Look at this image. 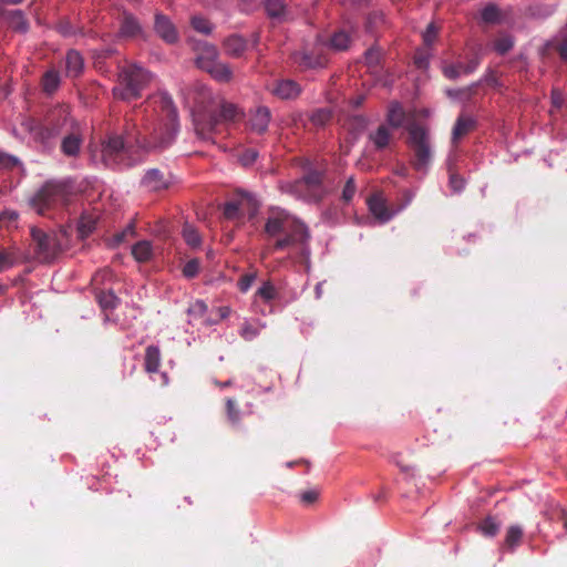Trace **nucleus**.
Returning <instances> with one entry per match:
<instances>
[{"label":"nucleus","instance_id":"49530a36","mask_svg":"<svg viewBox=\"0 0 567 567\" xmlns=\"http://www.w3.org/2000/svg\"><path fill=\"white\" fill-rule=\"evenodd\" d=\"M554 49L564 61H567V27L560 32L559 39L555 41Z\"/></svg>","mask_w":567,"mask_h":567},{"label":"nucleus","instance_id":"1a4fd4ad","mask_svg":"<svg viewBox=\"0 0 567 567\" xmlns=\"http://www.w3.org/2000/svg\"><path fill=\"white\" fill-rule=\"evenodd\" d=\"M258 209L257 200L248 193H238L237 197L224 205V216L227 219H237L245 213L252 217Z\"/></svg>","mask_w":567,"mask_h":567},{"label":"nucleus","instance_id":"774afa93","mask_svg":"<svg viewBox=\"0 0 567 567\" xmlns=\"http://www.w3.org/2000/svg\"><path fill=\"white\" fill-rule=\"evenodd\" d=\"M113 54V50L112 49H106V50H103L100 58H109Z\"/></svg>","mask_w":567,"mask_h":567},{"label":"nucleus","instance_id":"7c9ffc66","mask_svg":"<svg viewBox=\"0 0 567 567\" xmlns=\"http://www.w3.org/2000/svg\"><path fill=\"white\" fill-rule=\"evenodd\" d=\"M218 82H229L233 78V72L228 64L217 61L213 68H209L207 71Z\"/></svg>","mask_w":567,"mask_h":567},{"label":"nucleus","instance_id":"ddd939ff","mask_svg":"<svg viewBox=\"0 0 567 567\" xmlns=\"http://www.w3.org/2000/svg\"><path fill=\"white\" fill-rule=\"evenodd\" d=\"M22 125L32 135L33 140L42 144L48 143L51 138L58 136L56 127L45 123H40L33 118L25 120Z\"/></svg>","mask_w":567,"mask_h":567},{"label":"nucleus","instance_id":"4d7b16f0","mask_svg":"<svg viewBox=\"0 0 567 567\" xmlns=\"http://www.w3.org/2000/svg\"><path fill=\"white\" fill-rule=\"evenodd\" d=\"M437 32V28L434 23H430L427 25L426 30L422 34L423 42L426 47H430L435 41Z\"/></svg>","mask_w":567,"mask_h":567},{"label":"nucleus","instance_id":"412c9836","mask_svg":"<svg viewBox=\"0 0 567 567\" xmlns=\"http://www.w3.org/2000/svg\"><path fill=\"white\" fill-rule=\"evenodd\" d=\"M120 35L123 38H136L143 35L140 21L130 12L124 11L121 19Z\"/></svg>","mask_w":567,"mask_h":567},{"label":"nucleus","instance_id":"a18cd8bd","mask_svg":"<svg viewBox=\"0 0 567 567\" xmlns=\"http://www.w3.org/2000/svg\"><path fill=\"white\" fill-rule=\"evenodd\" d=\"M481 17L486 23H496L499 20V10L496 6L488 4L482 10Z\"/></svg>","mask_w":567,"mask_h":567},{"label":"nucleus","instance_id":"bf43d9fd","mask_svg":"<svg viewBox=\"0 0 567 567\" xmlns=\"http://www.w3.org/2000/svg\"><path fill=\"white\" fill-rule=\"evenodd\" d=\"M134 234V226L128 225L124 230L117 233L114 235V241L116 244L123 243L128 236H133Z\"/></svg>","mask_w":567,"mask_h":567},{"label":"nucleus","instance_id":"e433bc0d","mask_svg":"<svg viewBox=\"0 0 567 567\" xmlns=\"http://www.w3.org/2000/svg\"><path fill=\"white\" fill-rule=\"evenodd\" d=\"M350 37L344 31L336 32L330 39V47L337 51H343L349 48Z\"/></svg>","mask_w":567,"mask_h":567},{"label":"nucleus","instance_id":"de8ad7c7","mask_svg":"<svg viewBox=\"0 0 567 567\" xmlns=\"http://www.w3.org/2000/svg\"><path fill=\"white\" fill-rule=\"evenodd\" d=\"M94 228H95V220L93 218L87 217V216L81 217V219L79 221L78 230L82 237L89 236L93 231Z\"/></svg>","mask_w":567,"mask_h":567},{"label":"nucleus","instance_id":"2eb2a0df","mask_svg":"<svg viewBox=\"0 0 567 567\" xmlns=\"http://www.w3.org/2000/svg\"><path fill=\"white\" fill-rule=\"evenodd\" d=\"M196 51V65L204 71L213 68L218 61V51L215 45L202 42L197 45Z\"/></svg>","mask_w":567,"mask_h":567},{"label":"nucleus","instance_id":"338daca9","mask_svg":"<svg viewBox=\"0 0 567 567\" xmlns=\"http://www.w3.org/2000/svg\"><path fill=\"white\" fill-rule=\"evenodd\" d=\"M110 275H111V274H110V271H109V270H103L102 272L96 274V275L94 276L93 280H94L95 282H97L100 277H102V279H104L106 276H110Z\"/></svg>","mask_w":567,"mask_h":567},{"label":"nucleus","instance_id":"4be33fe9","mask_svg":"<svg viewBox=\"0 0 567 567\" xmlns=\"http://www.w3.org/2000/svg\"><path fill=\"white\" fill-rule=\"evenodd\" d=\"M476 127V120L473 116L461 114L454 124L452 131V142L456 144L458 140L474 131Z\"/></svg>","mask_w":567,"mask_h":567},{"label":"nucleus","instance_id":"423d86ee","mask_svg":"<svg viewBox=\"0 0 567 567\" xmlns=\"http://www.w3.org/2000/svg\"><path fill=\"white\" fill-rule=\"evenodd\" d=\"M151 74L137 64H128L118 73V84L113 89L115 99L122 101L136 100L142 96V91L148 85Z\"/></svg>","mask_w":567,"mask_h":567},{"label":"nucleus","instance_id":"79ce46f5","mask_svg":"<svg viewBox=\"0 0 567 567\" xmlns=\"http://www.w3.org/2000/svg\"><path fill=\"white\" fill-rule=\"evenodd\" d=\"M183 237L190 247H198L200 245L202 239L198 231L189 225L184 226Z\"/></svg>","mask_w":567,"mask_h":567},{"label":"nucleus","instance_id":"69168bd1","mask_svg":"<svg viewBox=\"0 0 567 567\" xmlns=\"http://www.w3.org/2000/svg\"><path fill=\"white\" fill-rule=\"evenodd\" d=\"M257 155L258 154L256 151H252V150L247 151L244 155L245 164L255 162V159L257 158Z\"/></svg>","mask_w":567,"mask_h":567},{"label":"nucleus","instance_id":"aec40b11","mask_svg":"<svg viewBox=\"0 0 567 567\" xmlns=\"http://www.w3.org/2000/svg\"><path fill=\"white\" fill-rule=\"evenodd\" d=\"M301 86L293 80H280L272 89V94L281 100H292L300 95Z\"/></svg>","mask_w":567,"mask_h":567},{"label":"nucleus","instance_id":"4468645a","mask_svg":"<svg viewBox=\"0 0 567 567\" xmlns=\"http://www.w3.org/2000/svg\"><path fill=\"white\" fill-rule=\"evenodd\" d=\"M154 30L156 34L167 44H174L178 41L179 35L176 27L171 19L157 12L154 20Z\"/></svg>","mask_w":567,"mask_h":567},{"label":"nucleus","instance_id":"e2e57ef3","mask_svg":"<svg viewBox=\"0 0 567 567\" xmlns=\"http://www.w3.org/2000/svg\"><path fill=\"white\" fill-rule=\"evenodd\" d=\"M18 219V213L14 210H4L0 214V221H16Z\"/></svg>","mask_w":567,"mask_h":567},{"label":"nucleus","instance_id":"c756f323","mask_svg":"<svg viewBox=\"0 0 567 567\" xmlns=\"http://www.w3.org/2000/svg\"><path fill=\"white\" fill-rule=\"evenodd\" d=\"M524 532L519 525H511L505 535L504 547L508 550H514L520 545Z\"/></svg>","mask_w":567,"mask_h":567},{"label":"nucleus","instance_id":"9d476101","mask_svg":"<svg viewBox=\"0 0 567 567\" xmlns=\"http://www.w3.org/2000/svg\"><path fill=\"white\" fill-rule=\"evenodd\" d=\"M47 122L58 128V135L73 128V124H80L71 117L68 105H58L53 107L47 115Z\"/></svg>","mask_w":567,"mask_h":567},{"label":"nucleus","instance_id":"9b49d317","mask_svg":"<svg viewBox=\"0 0 567 567\" xmlns=\"http://www.w3.org/2000/svg\"><path fill=\"white\" fill-rule=\"evenodd\" d=\"M83 144V132L80 124H73V128L65 132L61 142V152L68 157H76Z\"/></svg>","mask_w":567,"mask_h":567},{"label":"nucleus","instance_id":"39448f33","mask_svg":"<svg viewBox=\"0 0 567 567\" xmlns=\"http://www.w3.org/2000/svg\"><path fill=\"white\" fill-rule=\"evenodd\" d=\"M30 235L34 251V258L44 264L52 262L68 246L66 230L44 231L38 227H31Z\"/></svg>","mask_w":567,"mask_h":567},{"label":"nucleus","instance_id":"2f4dec72","mask_svg":"<svg viewBox=\"0 0 567 567\" xmlns=\"http://www.w3.org/2000/svg\"><path fill=\"white\" fill-rule=\"evenodd\" d=\"M132 255L138 262L148 261L153 256L152 245L147 240H141L132 247Z\"/></svg>","mask_w":567,"mask_h":567},{"label":"nucleus","instance_id":"58836bf2","mask_svg":"<svg viewBox=\"0 0 567 567\" xmlns=\"http://www.w3.org/2000/svg\"><path fill=\"white\" fill-rule=\"evenodd\" d=\"M225 406L228 421L231 424L237 425L240 421V409L237 402L234 399L228 398L225 401Z\"/></svg>","mask_w":567,"mask_h":567},{"label":"nucleus","instance_id":"603ef678","mask_svg":"<svg viewBox=\"0 0 567 567\" xmlns=\"http://www.w3.org/2000/svg\"><path fill=\"white\" fill-rule=\"evenodd\" d=\"M19 164L20 162L16 156L0 152V168L12 169Z\"/></svg>","mask_w":567,"mask_h":567},{"label":"nucleus","instance_id":"72a5a7b5","mask_svg":"<svg viewBox=\"0 0 567 567\" xmlns=\"http://www.w3.org/2000/svg\"><path fill=\"white\" fill-rule=\"evenodd\" d=\"M332 113L328 107H320L311 111L309 121L316 127H322L330 122Z\"/></svg>","mask_w":567,"mask_h":567},{"label":"nucleus","instance_id":"6e6d98bb","mask_svg":"<svg viewBox=\"0 0 567 567\" xmlns=\"http://www.w3.org/2000/svg\"><path fill=\"white\" fill-rule=\"evenodd\" d=\"M257 295L260 296L266 301H270L276 297V289L270 282H265L257 291Z\"/></svg>","mask_w":567,"mask_h":567},{"label":"nucleus","instance_id":"f8f14e48","mask_svg":"<svg viewBox=\"0 0 567 567\" xmlns=\"http://www.w3.org/2000/svg\"><path fill=\"white\" fill-rule=\"evenodd\" d=\"M270 120V110L264 105L257 106L256 109L249 111L247 128L252 133L261 135L266 133Z\"/></svg>","mask_w":567,"mask_h":567},{"label":"nucleus","instance_id":"7ed1b4c3","mask_svg":"<svg viewBox=\"0 0 567 567\" xmlns=\"http://www.w3.org/2000/svg\"><path fill=\"white\" fill-rule=\"evenodd\" d=\"M265 233L269 237L282 236L275 241L271 247L272 251L295 248L297 249L295 256L297 261L303 262L308 260L310 255L309 230L303 223L291 216L288 212L280 208H271L265 224Z\"/></svg>","mask_w":567,"mask_h":567},{"label":"nucleus","instance_id":"a211bd4d","mask_svg":"<svg viewBox=\"0 0 567 567\" xmlns=\"http://www.w3.org/2000/svg\"><path fill=\"white\" fill-rule=\"evenodd\" d=\"M480 64L478 56H473L468 62H458L455 64H447L443 66V74L450 80L457 79L461 74H470L476 70Z\"/></svg>","mask_w":567,"mask_h":567},{"label":"nucleus","instance_id":"a19ab883","mask_svg":"<svg viewBox=\"0 0 567 567\" xmlns=\"http://www.w3.org/2000/svg\"><path fill=\"white\" fill-rule=\"evenodd\" d=\"M478 528L483 535L494 537L499 530V525L495 522L493 517H486L480 524Z\"/></svg>","mask_w":567,"mask_h":567},{"label":"nucleus","instance_id":"c85d7f7f","mask_svg":"<svg viewBox=\"0 0 567 567\" xmlns=\"http://www.w3.org/2000/svg\"><path fill=\"white\" fill-rule=\"evenodd\" d=\"M266 11L271 19H277L279 21H284L288 17L287 3L285 0H267Z\"/></svg>","mask_w":567,"mask_h":567},{"label":"nucleus","instance_id":"a878e982","mask_svg":"<svg viewBox=\"0 0 567 567\" xmlns=\"http://www.w3.org/2000/svg\"><path fill=\"white\" fill-rule=\"evenodd\" d=\"M42 91L48 94L52 95L56 90L59 89L61 84V76L59 71L55 69H49L45 71L41 78L40 81Z\"/></svg>","mask_w":567,"mask_h":567},{"label":"nucleus","instance_id":"ea45409f","mask_svg":"<svg viewBox=\"0 0 567 567\" xmlns=\"http://www.w3.org/2000/svg\"><path fill=\"white\" fill-rule=\"evenodd\" d=\"M19 259L16 250H0V272L11 268Z\"/></svg>","mask_w":567,"mask_h":567},{"label":"nucleus","instance_id":"3c124183","mask_svg":"<svg viewBox=\"0 0 567 567\" xmlns=\"http://www.w3.org/2000/svg\"><path fill=\"white\" fill-rule=\"evenodd\" d=\"M200 268V262L197 258H193L188 260L183 267V275L186 278H194L198 275Z\"/></svg>","mask_w":567,"mask_h":567},{"label":"nucleus","instance_id":"5fc2aeb1","mask_svg":"<svg viewBox=\"0 0 567 567\" xmlns=\"http://www.w3.org/2000/svg\"><path fill=\"white\" fill-rule=\"evenodd\" d=\"M256 276L257 274L256 272H251V274H245L243 275L239 280H238V289L241 291V292H247L249 290V288L251 287L252 282L255 281L256 279Z\"/></svg>","mask_w":567,"mask_h":567},{"label":"nucleus","instance_id":"8fccbe9b","mask_svg":"<svg viewBox=\"0 0 567 567\" xmlns=\"http://www.w3.org/2000/svg\"><path fill=\"white\" fill-rule=\"evenodd\" d=\"M355 192H357L355 182H354V178L351 176L347 179V182L344 184V187L342 189L341 199L344 203H350L352 200V198L354 197Z\"/></svg>","mask_w":567,"mask_h":567},{"label":"nucleus","instance_id":"864d4df0","mask_svg":"<svg viewBox=\"0 0 567 567\" xmlns=\"http://www.w3.org/2000/svg\"><path fill=\"white\" fill-rule=\"evenodd\" d=\"M259 334V328L252 326L251 323L249 322H245L243 326H241V329H240V336L245 339V340H252L254 338H256L257 336Z\"/></svg>","mask_w":567,"mask_h":567},{"label":"nucleus","instance_id":"680f3d73","mask_svg":"<svg viewBox=\"0 0 567 567\" xmlns=\"http://www.w3.org/2000/svg\"><path fill=\"white\" fill-rule=\"evenodd\" d=\"M319 493L315 489L306 491L301 494L300 499L306 504H311L318 499Z\"/></svg>","mask_w":567,"mask_h":567},{"label":"nucleus","instance_id":"f704fd0d","mask_svg":"<svg viewBox=\"0 0 567 567\" xmlns=\"http://www.w3.org/2000/svg\"><path fill=\"white\" fill-rule=\"evenodd\" d=\"M9 25L12 30L24 33L28 31L29 23L20 10L9 12Z\"/></svg>","mask_w":567,"mask_h":567},{"label":"nucleus","instance_id":"0eeeda50","mask_svg":"<svg viewBox=\"0 0 567 567\" xmlns=\"http://www.w3.org/2000/svg\"><path fill=\"white\" fill-rule=\"evenodd\" d=\"M326 171L319 167H308L301 178L290 185V192L306 202L318 203L328 193L324 185Z\"/></svg>","mask_w":567,"mask_h":567},{"label":"nucleus","instance_id":"dca6fc26","mask_svg":"<svg viewBox=\"0 0 567 567\" xmlns=\"http://www.w3.org/2000/svg\"><path fill=\"white\" fill-rule=\"evenodd\" d=\"M171 184L169 177L157 168L148 169L143 179L142 185L151 192H159L168 188Z\"/></svg>","mask_w":567,"mask_h":567},{"label":"nucleus","instance_id":"5701e85b","mask_svg":"<svg viewBox=\"0 0 567 567\" xmlns=\"http://www.w3.org/2000/svg\"><path fill=\"white\" fill-rule=\"evenodd\" d=\"M84 61L82 55L75 51L70 50L65 55V75L69 78H76L83 70Z\"/></svg>","mask_w":567,"mask_h":567},{"label":"nucleus","instance_id":"13d9d810","mask_svg":"<svg viewBox=\"0 0 567 567\" xmlns=\"http://www.w3.org/2000/svg\"><path fill=\"white\" fill-rule=\"evenodd\" d=\"M207 311V306L202 300H196L188 308V315L194 317H203Z\"/></svg>","mask_w":567,"mask_h":567},{"label":"nucleus","instance_id":"09e8293b","mask_svg":"<svg viewBox=\"0 0 567 567\" xmlns=\"http://www.w3.org/2000/svg\"><path fill=\"white\" fill-rule=\"evenodd\" d=\"M383 22V14L380 11L369 13L365 22V28L369 32H374Z\"/></svg>","mask_w":567,"mask_h":567},{"label":"nucleus","instance_id":"052dcab7","mask_svg":"<svg viewBox=\"0 0 567 567\" xmlns=\"http://www.w3.org/2000/svg\"><path fill=\"white\" fill-rule=\"evenodd\" d=\"M414 63L419 69H425L429 63V56L425 52L419 51L414 55Z\"/></svg>","mask_w":567,"mask_h":567},{"label":"nucleus","instance_id":"37998d69","mask_svg":"<svg viewBox=\"0 0 567 567\" xmlns=\"http://www.w3.org/2000/svg\"><path fill=\"white\" fill-rule=\"evenodd\" d=\"M514 45V40L511 35H502L494 42V49L499 54L507 53Z\"/></svg>","mask_w":567,"mask_h":567},{"label":"nucleus","instance_id":"bb28decb","mask_svg":"<svg viewBox=\"0 0 567 567\" xmlns=\"http://www.w3.org/2000/svg\"><path fill=\"white\" fill-rule=\"evenodd\" d=\"M161 367V351L156 346L145 349L144 368L147 373H155Z\"/></svg>","mask_w":567,"mask_h":567},{"label":"nucleus","instance_id":"f257e3e1","mask_svg":"<svg viewBox=\"0 0 567 567\" xmlns=\"http://www.w3.org/2000/svg\"><path fill=\"white\" fill-rule=\"evenodd\" d=\"M165 117L154 120L136 110L127 114L121 134H111L102 143V161L107 167L132 166V150H163L168 147L177 133V112L172 100L162 99Z\"/></svg>","mask_w":567,"mask_h":567},{"label":"nucleus","instance_id":"c03bdc74","mask_svg":"<svg viewBox=\"0 0 567 567\" xmlns=\"http://www.w3.org/2000/svg\"><path fill=\"white\" fill-rule=\"evenodd\" d=\"M449 174H450V186L455 192L458 193L463 190L465 186V181L462 178L456 171L454 169L452 164H449Z\"/></svg>","mask_w":567,"mask_h":567},{"label":"nucleus","instance_id":"0e129e2a","mask_svg":"<svg viewBox=\"0 0 567 567\" xmlns=\"http://www.w3.org/2000/svg\"><path fill=\"white\" fill-rule=\"evenodd\" d=\"M551 103L555 107H560L564 103V97H563V94L557 91V90H553L551 92Z\"/></svg>","mask_w":567,"mask_h":567},{"label":"nucleus","instance_id":"473e14b6","mask_svg":"<svg viewBox=\"0 0 567 567\" xmlns=\"http://www.w3.org/2000/svg\"><path fill=\"white\" fill-rule=\"evenodd\" d=\"M96 300L102 310H113L118 303V298L112 290H101L96 293Z\"/></svg>","mask_w":567,"mask_h":567},{"label":"nucleus","instance_id":"393cba45","mask_svg":"<svg viewBox=\"0 0 567 567\" xmlns=\"http://www.w3.org/2000/svg\"><path fill=\"white\" fill-rule=\"evenodd\" d=\"M246 48L247 41L238 34H233L224 41L225 52L234 58H239L246 51Z\"/></svg>","mask_w":567,"mask_h":567},{"label":"nucleus","instance_id":"6ab92c4d","mask_svg":"<svg viewBox=\"0 0 567 567\" xmlns=\"http://www.w3.org/2000/svg\"><path fill=\"white\" fill-rule=\"evenodd\" d=\"M368 206L371 214L380 221H389L394 213L389 209L385 200L380 195H372L368 199Z\"/></svg>","mask_w":567,"mask_h":567},{"label":"nucleus","instance_id":"4c0bfd02","mask_svg":"<svg viewBox=\"0 0 567 567\" xmlns=\"http://www.w3.org/2000/svg\"><path fill=\"white\" fill-rule=\"evenodd\" d=\"M190 25L194 30L203 34H210L213 31L212 23L203 16H193L190 18Z\"/></svg>","mask_w":567,"mask_h":567},{"label":"nucleus","instance_id":"f03ea898","mask_svg":"<svg viewBox=\"0 0 567 567\" xmlns=\"http://www.w3.org/2000/svg\"><path fill=\"white\" fill-rule=\"evenodd\" d=\"M192 110L196 135L202 140H212L214 135H224L228 127L241 122L244 111L203 84L188 90L185 97Z\"/></svg>","mask_w":567,"mask_h":567},{"label":"nucleus","instance_id":"cd10ccee","mask_svg":"<svg viewBox=\"0 0 567 567\" xmlns=\"http://www.w3.org/2000/svg\"><path fill=\"white\" fill-rule=\"evenodd\" d=\"M405 121V112L399 102H392L386 114L389 126L396 130L400 128Z\"/></svg>","mask_w":567,"mask_h":567},{"label":"nucleus","instance_id":"f3484780","mask_svg":"<svg viewBox=\"0 0 567 567\" xmlns=\"http://www.w3.org/2000/svg\"><path fill=\"white\" fill-rule=\"evenodd\" d=\"M295 62L303 69H319L324 68L328 63V58L322 52H299L295 54Z\"/></svg>","mask_w":567,"mask_h":567},{"label":"nucleus","instance_id":"b1692460","mask_svg":"<svg viewBox=\"0 0 567 567\" xmlns=\"http://www.w3.org/2000/svg\"><path fill=\"white\" fill-rule=\"evenodd\" d=\"M392 140V133L390 128L382 124L374 132L369 134V141H371L375 150L381 151L390 145Z\"/></svg>","mask_w":567,"mask_h":567},{"label":"nucleus","instance_id":"20e7f679","mask_svg":"<svg viewBox=\"0 0 567 567\" xmlns=\"http://www.w3.org/2000/svg\"><path fill=\"white\" fill-rule=\"evenodd\" d=\"M406 145L412 152L410 164L414 171L427 173L433 158L430 130L416 121L406 125Z\"/></svg>","mask_w":567,"mask_h":567},{"label":"nucleus","instance_id":"6e6552de","mask_svg":"<svg viewBox=\"0 0 567 567\" xmlns=\"http://www.w3.org/2000/svg\"><path fill=\"white\" fill-rule=\"evenodd\" d=\"M71 196L70 187L64 182H47L31 198L30 206L40 215L59 206H65Z\"/></svg>","mask_w":567,"mask_h":567},{"label":"nucleus","instance_id":"c9c22d12","mask_svg":"<svg viewBox=\"0 0 567 567\" xmlns=\"http://www.w3.org/2000/svg\"><path fill=\"white\" fill-rule=\"evenodd\" d=\"M383 54L380 48L372 47L369 50H367L364 54V60L371 72H377L379 70Z\"/></svg>","mask_w":567,"mask_h":567}]
</instances>
